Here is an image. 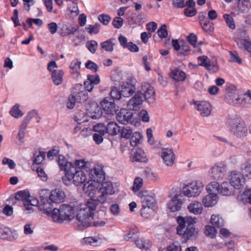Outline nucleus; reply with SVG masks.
Listing matches in <instances>:
<instances>
[{
    "label": "nucleus",
    "instance_id": "60",
    "mask_svg": "<svg viewBox=\"0 0 251 251\" xmlns=\"http://www.w3.org/2000/svg\"><path fill=\"white\" fill-rule=\"evenodd\" d=\"M76 101L77 102V100L75 96L72 93L68 98L67 103V107L69 109L73 108L75 107Z\"/></svg>",
    "mask_w": 251,
    "mask_h": 251
},
{
    "label": "nucleus",
    "instance_id": "7",
    "mask_svg": "<svg viewBox=\"0 0 251 251\" xmlns=\"http://www.w3.org/2000/svg\"><path fill=\"white\" fill-rule=\"evenodd\" d=\"M93 218L94 214L92 213L82 207L78 211L76 215V219L79 223V225L84 228H87L92 225Z\"/></svg>",
    "mask_w": 251,
    "mask_h": 251
},
{
    "label": "nucleus",
    "instance_id": "42",
    "mask_svg": "<svg viewBox=\"0 0 251 251\" xmlns=\"http://www.w3.org/2000/svg\"><path fill=\"white\" fill-rule=\"evenodd\" d=\"M219 193L223 196H228L231 194L229 188V184L227 181L223 182L220 186Z\"/></svg>",
    "mask_w": 251,
    "mask_h": 251
},
{
    "label": "nucleus",
    "instance_id": "29",
    "mask_svg": "<svg viewBox=\"0 0 251 251\" xmlns=\"http://www.w3.org/2000/svg\"><path fill=\"white\" fill-rule=\"evenodd\" d=\"M58 164L60 169L61 170L65 171L66 173L69 171L72 166H74L72 163L68 162L66 158L62 155L58 156Z\"/></svg>",
    "mask_w": 251,
    "mask_h": 251
},
{
    "label": "nucleus",
    "instance_id": "36",
    "mask_svg": "<svg viewBox=\"0 0 251 251\" xmlns=\"http://www.w3.org/2000/svg\"><path fill=\"white\" fill-rule=\"evenodd\" d=\"M101 239H97V237H87L82 239V243L84 245L97 246L101 243Z\"/></svg>",
    "mask_w": 251,
    "mask_h": 251
},
{
    "label": "nucleus",
    "instance_id": "37",
    "mask_svg": "<svg viewBox=\"0 0 251 251\" xmlns=\"http://www.w3.org/2000/svg\"><path fill=\"white\" fill-rule=\"evenodd\" d=\"M130 138V145L132 147H136L141 143L143 136L141 133L135 132L132 134Z\"/></svg>",
    "mask_w": 251,
    "mask_h": 251
},
{
    "label": "nucleus",
    "instance_id": "31",
    "mask_svg": "<svg viewBox=\"0 0 251 251\" xmlns=\"http://www.w3.org/2000/svg\"><path fill=\"white\" fill-rule=\"evenodd\" d=\"M64 72L61 70L54 71L51 74V79L56 85H60L63 82Z\"/></svg>",
    "mask_w": 251,
    "mask_h": 251
},
{
    "label": "nucleus",
    "instance_id": "52",
    "mask_svg": "<svg viewBox=\"0 0 251 251\" xmlns=\"http://www.w3.org/2000/svg\"><path fill=\"white\" fill-rule=\"evenodd\" d=\"M94 131L99 133V134L101 135H104L105 133H107L106 132V127L105 126L104 124H98L94 126L93 128Z\"/></svg>",
    "mask_w": 251,
    "mask_h": 251
},
{
    "label": "nucleus",
    "instance_id": "2",
    "mask_svg": "<svg viewBox=\"0 0 251 251\" xmlns=\"http://www.w3.org/2000/svg\"><path fill=\"white\" fill-rule=\"evenodd\" d=\"M195 218L191 217H182L179 216L177 218V222L178 224L177 226V233L181 236L182 242H185L190 239L194 235L195 229L194 224L195 223Z\"/></svg>",
    "mask_w": 251,
    "mask_h": 251
},
{
    "label": "nucleus",
    "instance_id": "46",
    "mask_svg": "<svg viewBox=\"0 0 251 251\" xmlns=\"http://www.w3.org/2000/svg\"><path fill=\"white\" fill-rule=\"evenodd\" d=\"M29 196V194L28 192L20 191L16 194L15 199L19 201H22L24 204L25 201H27Z\"/></svg>",
    "mask_w": 251,
    "mask_h": 251
},
{
    "label": "nucleus",
    "instance_id": "40",
    "mask_svg": "<svg viewBox=\"0 0 251 251\" xmlns=\"http://www.w3.org/2000/svg\"><path fill=\"white\" fill-rule=\"evenodd\" d=\"M135 244L139 249H145L147 250L151 247L149 242L144 238L138 239V238L135 240Z\"/></svg>",
    "mask_w": 251,
    "mask_h": 251
},
{
    "label": "nucleus",
    "instance_id": "16",
    "mask_svg": "<svg viewBox=\"0 0 251 251\" xmlns=\"http://www.w3.org/2000/svg\"><path fill=\"white\" fill-rule=\"evenodd\" d=\"M142 93L140 92H137L135 95L132 97L128 103H127V107L130 110H138L140 109V106L142 104L143 99L141 96Z\"/></svg>",
    "mask_w": 251,
    "mask_h": 251
},
{
    "label": "nucleus",
    "instance_id": "48",
    "mask_svg": "<svg viewBox=\"0 0 251 251\" xmlns=\"http://www.w3.org/2000/svg\"><path fill=\"white\" fill-rule=\"evenodd\" d=\"M143 184V179L140 177H136L134 180L133 186L132 190L136 192L139 190Z\"/></svg>",
    "mask_w": 251,
    "mask_h": 251
},
{
    "label": "nucleus",
    "instance_id": "55",
    "mask_svg": "<svg viewBox=\"0 0 251 251\" xmlns=\"http://www.w3.org/2000/svg\"><path fill=\"white\" fill-rule=\"evenodd\" d=\"M86 46L88 48V50L92 53H94L97 50L98 47V43L96 41L91 40L90 41H88Z\"/></svg>",
    "mask_w": 251,
    "mask_h": 251
},
{
    "label": "nucleus",
    "instance_id": "4",
    "mask_svg": "<svg viewBox=\"0 0 251 251\" xmlns=\"http://www.w3.org/2000/svg\"><path fill=\"white\" fill-rule=\"evenodd\" d=\"M75 216L74 208L70 205L63 204L59 209L54 208L51 212V217L53 220L57 223H63L64 221H70Z\"/></svg>",
    "mask_w": 251,
    "mask_h": 251
},
{
    "label": "nucleus",
    "instance_id": "56",
    "mask_svg": "<svg viewBox=\"0 0 251 251\" xmlns=\"http://www.w3.org/2000/svg\"><path fill=\"white\" fill-rule=\"evenodd\" d=\"M59 152V147L55 146L53 149L49 151L47 154V157L50 160H52L55 157H56Z\"/></svg>",
    "mask_w": 251,
    "mask_h": 251
},
{
    "label": "nucleus",
    "instance_id": "49",
    "mask_svg": "<svg viewBox=\"0 0 251 251\" xmlns=\"http://www.w3.org/2000/svg\"><path fill=\"white\" fill-rule=\"evenodd\" d=\"M46 157V152L43 151H40L37 153L34 154V159L33 162L36 164H40Z\"/></svg>",
    "mask_w": 251,
    "mask_h": 251
},
{
    "label": "nucleus",
    "instance_id": "44",
    "mask_svg": "<svg viewBox=\"0 0 251 251\" xmlns=\"http://www.w3.org/2000/svg\"><path fill=\"white\" fill-rule=\"evenodd\" d=\"M223 18L226 22L227 26L231 29H235V24L234 22L233 18L230 15L225 14L223 16Z\"/></svg>",
    "mask_w": 251,
    "mask_h": 251
},
{
    "label": "nucleus",
    "instance_id": "63",
    "mask_svg": "<svg viewBox=\"0 0 251 251\" xmlns=\"http://www.w3.org/2000/svg\"><path fill=\"white\" fill-rule=\"evenodd\" d=\"M158 36L161 38H166L168 36V31L166 25H162L157 30Z\"/></svg>",
    "mask_w": 251,
    "mask_h": 251
},
{
    "label": "nucleus",
    "instance_id": "12",
    "mask_svg": "<svg viewBox=\"0 0 251 251\" xmlns=\"http://www.w3.org/2000/svg\"><path fill=\"white\" fill-rule=\"evenodd\" d=\"M161 156L164 163L167 166H172L175 162V154L171 148H163Z\"/></svg>",
    "mask_w": 251,
    "mask_h": 251
},
{
    "label": "nucleus",
    "instance_id": "22",
    "mask_svg": "<svg viewBox=\"0 0 251 251\" xmlns=\"http://www.w3.org/2000/svg\"><path fill=\"white\" fill-rule=\"evenodd\" d=\"M187 209L188 211L195 215H200L203 211L202 204L197 201H192L188 205Z\"/></svg>",
    "mask_w": 251,
    "mask_h": 251
},
{
    "label": "nucleus",
    "instance_id": "19",
    "mask_svg": "<svg viewBox=\"0 0 251 251\" xmlns=\"http://www.w3.org/2000/svg\"><path fill=\"white\" fill-rule=\"evenodd\" d=\"M121 94L122 96L128 98L133 95L136 90L135 86L130 82H123L121 85Z\"/></svg>",
    "mask_w": 251,
    "mask_h": 251
},
{
    "label": "nucleus",
    "instance_id": "57",
    "mask_svg": "<svg viewBox=\"0 0 251 251\" xmlns=\"http://www.w3.org/2000/svg\"><path fill=\"white\" fill-rule=\"evenodd\" d=\"M220 185L217 181H212L207 186V190L210 192H219Z\"/></svg>",
    "mask_w": 251,
    "mask_h": 251
},
{
    "label": "nucleus",
    "instance_id": "24",
    "mask_svg": "<svg viewBox=\"0 0 251 251\" xmlns=\"http://www.w3.org/2000/svg\"><path fill=\"white\" fill-rule=\"evenodd\" d=\"M237 7L239 13H247L251 9V1L250 0H238Z\"/></svg>",
    "mask_w": 251,
    "mask_h": 251
},
{
    "label": "nucleus",
    "instance_id": "34",
    "mask_svg": "<svg viewBox=\"0 0 251 251\" xmlns=\"http://www.w3.org/2000/svg\"><path fill=\"white\" fill-rule=\"evenodd\" d=\"M75 90L76 91H74L73 93L74 94V95H75V97L77 100V102H84L88 99V94L87 91L85 90H77L76 89Z\"/></svg>",
    "mask_w": 251,
    "mask_h": 251
},
{
    "label": "nucleus",
    "instance_id": "51",
    "mask_svg": "<svg viewBox=\"0 0 251 251\" xmlns=\"http://www.w3.org/2000/svg\"><path fill=\"white\" fill-rule=\"evenodd\" d=\"M10 113L12 116L18 118L23 115L22 112L19 109V105L16 104L11 109Z\"/></svg>",
    "mask_w": 251,
    "mask_h": 251
},
{
    "label": "nucleus",
    "instance_id": "21",
    "mask_svg": "<svg viewBox=\"0 0 251 251\" xmlns=\"http://www.w3.org/2000/svg\"><path fill=\"white\" fill-rule=\"evenodd\" d=\"M218 198L216 194L210 193L203 198L202 202L205 207H209L216 205L218 202Z\"/></svg>",
    "mask_w": 251,
    "mask_h": 251
},
{
    "label": "nucleus",
    "instance_id": "28",
    "mask_svg": "<svg viewBox=\"0 0 251 251\" xmlns=\"http://www.w3.org/2000/svg\"><path fill=\"white\" fill-rule=\"evenodd\" d=\"M171 77L176 81H184L186 78L185 73L178 68H175L171 73Z\"/></svg>",
    "mask_w": 251,
    "mask_h": 251
},
{
    "label": "nucleus",
    "instance_id": "33",
    "mask_svg": "<svg viewBox=\"0 0 251 251\" xmlns=\"http://www.w3.org/2000/svg\"><path fill=\"white\" fill-rule=\"evenodd\" d=\"M210 222L212 225L217 227L224 226L225 221L220 215L213 214L211 216Z\"/></svg>",
    "mask_w": 251,
    "mask_h": 251
},
{
    "label": "nucleus",
    "instance_id": "8",
    "mask_svg": "<svg viewBox=\"0 0 251 251\" xmlns=\"http://www.w3.org/2000/svg\"><path fill=\"white\" fill-rule=\"evenodd\" d=\"M142 93L143 99L149 103H153L155 101V93L152 86L148 83H145L142 85L141 90L137 91Z\"/></svg>",
    "mask_w": 251,
    "mask_h": 251
},
{
    "label": "nucleus",
    "instance_id": "41",
    "mask_svg": "<svg viewBox=\"0 0 251 251\" xmlns=\"http://www.w3.org/2000/svg\"><path fill=\"white\" fill-rule=\"evenodd\" d=\"M27 126V125H26V124L22 123L20 126L18 134L17 135V138L19 141V145L20 146L23 145V144L24 142L23 139L25 136V131L26 130Z\"/></svg>",
    "mask_w": 251,
    "mask_h": 251
},
{
    "label": "nucleus",
    "instance_id": "35",
    "mask_svg": "<svg viewBox=\"0 0 251 251\" xmlns=\"http://www.w3.org/2000/svg\"><path fill=\"white\" fill-rule=\"evenodd\" d=\"M116 40L114 38L110 39L100 43L101 49L106 51L112 52L114 50L113 46L115 45Z\"/></svg>",
    "mask_w": 251,
    "mask_h": 251
},
{
    "label": "nucleus",
    "instance_id": "20",
    "mask_svg": "<svg viewBox=\"0 0 251 251\" xmlns=\"http://www.w3.org/2000/svg\"><path fill=\"white\" fill-rule=\"evenodd\" d=\"M51 202L50 198L48 199L47 198H42L41 197V201L38 205L39 209L44 211L47 214L51 216L52 211L51 210L52 207Z\"/></svg>",
    "mask_w": 251,
    "mask_h": 251
},
{
    "label": "nucleus",
    "instance_id": "62",
    "mask_svg": "<svg viewBox=\"0 0 251 251\" xmlns=\"http://www.w3.org/2000/svg\"><path fill=\"white\" fill-rule=\"evenodd\" d=\"M132 132L131 129L129 127H124L121 130V137L126 139H129L131 137Z\"/></svg>",
    "mask_w": 251,
    "mask_h": 251
},
{
    "label": "nucleus",
    "instance_id": "50",
    "mask_svg": "<svg viewBox=\"0 0 251 251\" xmlns=\"http://www.w3.org/2000/svg\"><path fill=\"white\" fill-rule=\"evenodd\" d=\"M243 171L246 177L251 179V158L248 159L245 163Z\"/></svg>",
    "mask_w": 251,
    "mask_h": 251
},
{
    "label": "nucleus",
    "instance_id": "53",
    "mask_svg": "<svg viewBox=\"0 0 251 251\" xmlns=\"http://www.w3.org/2000/svg\"><path fill=\"white\" fill-rule=\"evenodd\" d=\"M143 174L145 176L148 178L153 180H157L159 179V176L154 172H152L151 169H146L144 171Z\"/></svg>",
    "mask_w": 251,
    "mask_h": 251
},
{
    "label": "nucleus",
    "instance_id": "54",
    "mask_svg": "<svg viewBox=\"0 0 251 251\" xmlns=\"http://www.w3.org/2000/svg\"><path fill=\"white\" fill-rule=\"evenodd\" d=\"M198 64L200 66H203L205 68L209 66L210 60L206 56H199L197 58Z\"/></svg>",
    "mask_w": 251,
    "mask_h": 251
},
{
    "label": "nucleus",
    "instance_id": "43",
    "mask_svg": "<svg viewBox=\"0 0 251 251\" xmlns=\"http://www.w3.org/2000/svg\"><path fill=\"white\" fill-rule=\"evenodd\" d=\"M238 93V90H231L227 92V95L232 102L236 103L240 99Z\"/></svg>",
    "mask_w": 251,
    "mask_h": 251
},
{
    "label": "nucleus",
    "instance_id": "32",
    "mask_svg": "<svg viewBox=\"0 0 251 251\" xmlns=\"http://www.w3.org/2000/svg\"><path fill=\"white\" fill-rule=\"evenodd\" d=\"M106 127V132L111 135H117L120 130V126L114 122H109Z\"/></svg>",
    "mask_w": 251,
    "mask_h": 251
},
{
    "label": "nucleus",
    "instance_id": "1",
    "mask_svg": "<svg viewBox=\"0 0 251 251\" xmlns=\"http://www.w3.org/2000/svg\"><path fill=\"white\" fill-rule=\"evenodd\" d=\"M83 190L90 197L98 196L100 202L103 203L107 197L114 193L113 188L111 182L106 181L103 182L99 190L92 184L87 182L83 185Z\"/></svg>",
    "mask_w": 251,
    "mask_h": 251
},
{
    "label": "nucleus",
    "instance_id": "30",
    "mask_svg": "<svg viewBox=\"0 0 251 251\" xmlns=\"http://www.w3.org/2000/svg\"><path fill=\"white\" fill-rule=\"evenodd\" d=\"M139 232L137 228L130 229L128 232L123 236L124 240L126 241L135 240L139 236Z\"/></svg>",
    "mask_w": 251,
    "mask_h": 251
},
{
    "label": "nucleus",
    "instance_id": "13",
    "mask_svg": "<svg viewBox=\"0 0 251 251\" xmlns=\"http://www.w3.org/2000/svg\"><path fill=\"white\" fill-rule=\"evenodd\" d=\"M117 121L122 124L126 125L133 122V114L126 108H122L117 114Z\"/></svg>",
    "mask_w": 251,
    "mask_h": 251
},
{
    "label": "nucleus",
    "instance_id": "17",
    "mask_svg": "<svg viewBox=\"0 0 251 251\" xmlns=\"http://www.w3.org/2000/svg\"><path fill=\"white\" fill-rule=\"evenodd\" d=\"M183 202L182 197L180 195H175L168 204V208L172 212H176L180 209Z\"/></svg>",
    "mask_w": 251,
    "mask_h": 251
},
{
    "label": "nucleus",
    "instance_id": "18",
    "mask_svg": "<svg viewBox=\"0 0 251 251\" xmlns=\"http://www.w3.org/2000/svg\"><path fill=\"white\" fill-rule=\"evenodd\" d=\"M49 198L51 201L54 203H60L64 201L66 195L62 190L57 188L51 191Z\"/></svg>",
    "mask_w": 251,
    "mask_h": 251
},
{
    "label": "nucleus",
    "instance_id": "3",
    "mask_svg": "<svg viewBox=\"0 0 251 251\" xmlns=\"http://www.w3.org/2000/svg\"><path fill=\"white\" fill-rule=\"evenodd\" d=\"M62 180L66 185L74 184L78 186L86 181L87 177L82 171L76 168L75 166H72L65 173V175L62 177Z\"/></svg>",
    "mask_w": 251,
    "mask_h": 251
},
{
    "label": "nucleus",
    "instance_id": "39",
    "mask_svg": "<svg viewBox=\"0 0 251 251\" xmlns=\"http://www.w3.org/2000/svg\"><path fill=\"white\" fill-rule=\"evenodd\" d=\"M81 62L77 59L73 60L70 65L71 73L79 75Z\"/></svg>",
    "mask_w": 251,
    "mask_h": 251
},
{
    "label": "nucleus",
    "instance_id": "25",
    "mask_svg": "<svg viewBox=\"0 0 251 251\" xmlns=\"http://www.w3.org/2000/svg\"><path fill=\"white\" fill-rule=\"evenodd\" d=\"M93 198L94 197H90L84 204V206L82 207L84 209H87L88 211H90L91 213H92L93 214H94V211L96 210L99 202H100L99 200V198L97 197V199H93Z\"/></svg>",
    "mask_w": 251,
    "mask_h": 251
},
{
    "label": "nucleus",
    "instance_id": "26",
    "mask_svg": "<svg viewBox=\"0 0 251 251\" xmlns=\"http://www.w3.org/2000/svg\"><path fill=\"white\" fill-rule=\"evenodd\" d=\"M248 37L246 31L242 29H239L234 33L233 39L239 46V43H244L248 40Z\"/></svg>",
    "mask_w": 251,
    "mask_h": 251
},
{
    "label": "nucleus",
    "instance_id": "5",
    "mask_svg": "<svg viewBox=\"0 0 251 251\" xmlns=\"http://www.w3.org/2000/svg\"><path fill=\"white\" fill-rule=\"evenodd\" d=\"M227 123L231 127L233 134L237 138H242L248 134L247 127L243 121L237 115L229 117Z\"/></svg>",
    "mask_w": 251,
    "mask_h": 251
},
{
    "label": "nucleus",
    "instance_id": "11",
    "mask_svg": "<svg viewBox=\"0 0 251 251\" xmlns=\"http://www.w3.org/2000/svg\"><path fill=\"white\" fill-rule=\"evenodd\" d=\"M142 205H143V213L144 214L148 207H154L156 204L155 195L152 193L145 192L141 196Z\"/></svg>",
    "mask_w": 251,
    "mask_h": 251
},
{
    "label": "nucleus",
    "instance_id": "6",
    "mask_svg": "<svg viewBox=\"0 0 251 251\" xmlns=\"http://www.w3.org/2000/svg\"><path fill=\"white\" fill-rule=\"evenodd\" d=\"M204 185L200 180H193L182 188V193L188 198L198 197L203 190Z\"/></svg>",
    "mask_w": 251,
    "mask_h": 251
},
{
    "label": "nucleus",
    "instance_id": "10",
    "mask_svg": "<svg viewBox=\"0 0 251 251\" xmlns=\"http://www.w3.org/2000/svg\"><path fill=\"white\" fill-rule=\"evenodd\" d=\"M226 166L222 162L215 164L209 171L210 176L214 179H222L226 172Z\"/></svg>",
    "mask_w": 251,
    "mask_h": 251
},
{
    "label": "nucleus",
    "instance_id": "58",
    "mask_svg": "<svg viewBox=\"0 0 251 251\" xmlns=\"http://www.w3.org/2000/svg\"><path fill=\"white\" fill-rule=\"evenodd\" d=\"M100 24L97 23L95 25H88L85 29L91 34L93 33L97 34L99 32Z\"/></svg>",
    "mask_w": 251,
    "mask_h": 251
},
{
    "label": "nucleus",
    "instance_id": "38",
    "mask_svg": "<svg viewBox=\"0 0 251 251\" xmlns=\"http://www.w3.org/2000/svg\"><path fill=\"white\" fill-rule=\"evenodd\" d=\"M146 154L141 149H138L134 153V159L135 161L145 162L147 160Z\"/></svg>",
    "mask_w": 251,
    "mask_h": 251
},
{
    "label": "nucleus",
    "instance_id": "61",
    "mask_svg": "<svg viewBox=\"0 0 251 251\" xmlns=\"http://www.w3.org/2000/svg\"><path fill=\"white\" fill-rule=\"evenodd\" d=\"M110 95L113 99L120 100L122 96L121 90L119 91L116 87H113L110 91Z\"/></svg>",
    "mask_w": 251,
    "mask_h": 251
},
{
    "label": "nucleus",
    "instance_id": "27",
    "mask_svg": "<svg viewBox=\"0 0 251 251\" xmlns=\"http://www.w3.org/2000/svg\"><path fill=\"white\" fill-rule=\"evenodd\" d=\"M78 26H73L70 24H63L60 28V34L66 36L75 32L78 29Z\"/></svg>",
    "mask_w": 251,
    "mask_h": 251
},
{
    "label": "nucleus",
    "instance_id": "64",
    "mask_svg": "<svg viewBox=\"0 0 251 251\" xmlns=\"http://www.w3.org/2000/svg\"><path fill=\"white\" fill-rule=\"evenodd\" d=\"M242 200L251 204V189H247L244 192Z\"/></svg>",
    "mask_w": 251,
    "mask_h": 251
},
{
    "label": "nucleus",
    "instance_id": "9",
    "mask_svg": "<svg viewBox=\"0 0 251 251\" xmlns=\"http://www.w3.org/2000/svg\"><path fill=\"white\" fill-rule=\"evenodd\" d=\"M228 179L231 186L235 189H240L245 183L244 175L239 171H231L229 176Z\"/></svg>",
    "mask_w": 251,
    "mask_h": 251
},
{
    "label": "nucleus",
    "instance_id": "14",
    "mask_svg": "<svg viewBox=\"0 0 251 251\" xmlns=\"http://www.w3.org/2000/svg\"><path fill=\"white\" fill-rule=\"evenodd\" d=\"M101 105L102 109L107 114L113 115L118 110L113 100L108 98L103 100Z\"/></svg>",
    "mask_w": 251,
    "mask_h": 251
},
{
    "label": "nucleus",
    "instance_id": "59",
    "mask_svg": "<svg viewBox=\"0 0 251 251\" xmlns=\"http://www.w3.org/2000/svg\"><path fill=\"white\" fill-rule=\"evenodd\" d=\"M167 251H181L180 244L178 241H176L167 247Z\"/></svg>",
    "mask_w": 251,
    "mask_h": 251
},
{
    "label": "nucleus",
    "instance_id": "23",
    "mask_svg": "<svg viewBox=\"0 0 251 251\" xmlns=\"http://www.w3.org/2000/svg\"><path fill=\"white\" fill-rule=\"evenodd\" d=\"M90 175L95 182H101L105 179L104 173L100 168H95L92 169Z\"/></svg>",
    "mask_w": 251,
    "mask_h": 251
},
{
    "label": "nucleus",
    "instance_id": "15",
    "mask_svg": "<svg viewBox=\"0 0 251 251\" xmlns=\"http://www.w3.org/2000/svg\"><path fill=\"white\" fill-rule=\"evenodd\" d=\"M195 108L200 112L202 117L208 116L211 112L210 104L206 101H196L194 102Z\"/></svg>",
    "mask_w": 251,
    "mask_h": 251
},
{
    "label": "nucleus",
    "instance_id": "45",
    "mask_svg": "<svg viewBox=\"0 0 251 251\" xmlns=\"http://www.w3.org/2000/svg\"><path fill=\"white\" fill-rule=\"evenodd\" d=\"M204 232L206 236L213 238L215 237L217 231L214 227L208 225L205 226Z\"/></svg>",
    "mask_w": 251,
    "mask_h": 251
},
{
    "label": "nucleus",
    "instance_id": "47",
    "mask_svg": "<svg viewBox=\"0 0 251 251\" xmlns=\"http://www.w3.org/2000/svg\"><path fill=\"white\" fill-rule=\"evenodd\" d=\"M4 229L6 231V237L4 238V239L8 238L17 239L18 237V234L16 230L14 229H10L7 227H4Z\"/></svg>",
    "mask_w": 251,
    "mask_h": 251
}]
</instances>
